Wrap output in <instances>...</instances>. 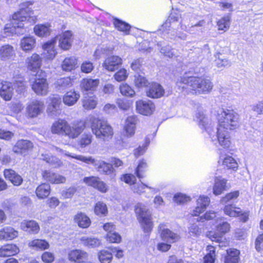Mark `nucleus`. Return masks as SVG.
<instances>
[{"label":"nucleus","instance_id":"obj_1","mask_svg":"<svg viewBox=\"0 0 263 263\" xmlns=\"http://www.w3.org/2000/svg\"><path fill=\"white\" fill-rule=\"evenodd\" d=\"M218 125L217 127L216 136L219 145L226 152L222 151L220 153L219 165L223 169L229 170L230 168V113L229 110L220 109L217 116Z\"/></svg>","mask_w":263,"mask_h":263},{"label":"nucleus","instance_id":"obj_2","mask_svg":"<svg viewBox=\"0 0 263 263\" xmlns=\"http://www.w3.org/2000/svg\"><path fill=\"white\" fill-rule=\"evenodd\" d=\"M31 3L29 2L22 4L20 10L12 15V25H6L3 34L4 37L13 34H23L26 31L23 28L24 24L23 22L26 21L34 22L35 18L32 16L33 12L29 7Z\"/></svg>","mask_w":263,"mask_h":263},{"label":"nucleus","instance_id":"obj_3","mask_svg":"<svg viewBox=\"0 0 263 263\" xmlns=\"http://www.w3.org/2000/svg\"><path fill=\"white\" fill-rule=\"evenodd\" d=\"M176 85L183 89L189 88L196 94L209 92L213 88L210 80L201 77L192 76L190 72H186L178 78Z\"/></svg>","mask_w":263,"mask_h":263},{"label":"nucleus","instance_id":"obj_4","mask_svg":"<svg viewBox=\"0 0 263 263\" xmlns=\"http://www.w3.org/2000/svg\"><path fill=\"white\" fill-rule=\"evenodd\" d=\"M88 121L91 124L92 133L96 138L107 141L112 138L113 128L107 121L93 116H89Z\"/></svg>","mask_w":263,"mask_h":263},{"label":"nucleus","instance_id":"obj_5","mask_svg":"<svg viewBox=\"0 0 263 263\" xmlns=\"http://www.w3.org/2000/svg\"><path fill=\"white\" fill-rule=\"evenodd\" d=\"M54 148L57 152L65 156L76 159L87 164H93L98 168V170L100 172H103L106 174H109L113 171V168L111 165L109 163H107L104 161H97L91 156L86 157L81 155H77L72 154L65 150H63L57 147H55Z\"/></svg>","mask_w":263,"mask_h":263},{"label":"nucleus","instance_id":"obj_6","mask_svg":"<svg viewBox=\"0 0 263 263\" xmlns=\"http://www.w3.org/2000/svg\"><path fill=\"white\" fill-rule=\"evenodd\" d=\"M135 212L145 233L151 232L153 227L152 214L148 207L142 203L135 205Z\"/></svg>","mask_w":263,"mask_h":263},{"label":"nucleus","instance_id":"obj_7","mask_svg":"<svg viewBox=\"0 0 263 263\" xmlns=\"http://www.w3.org/2000/svg\"><path fill=\"white\" fill-rule=\"evenodd\" d=\"M41 74H35V78L31 82V88L36 95L45 96L48 92V83L46 79L41 77Z\"/></svg>","mask_w":263,"mask_h":263},{"label":"nucleus","instance_id":"obj_8","mask_svg":"<svg viewBox=\"0 0 263 263\" xmlns=\"http://www.w3.org/2000/svg\"><path fill=\"white\" fill-rule=\"evenodd\" d=\"M25 64L28 70L35 73V74L38 75L43 73V70L41 69L42 58L39 54L34 53L28 56L26 59Z\"/></svg>","mask_w":263,"mask_h":263},{"label":"nucleus","instance_id":"obj_9","mask_svg":"<svg viewBox=\"0 0 263 263\" xmlns=\"http://www.w3.org/2000/svg\"><path fill=\"white\" fill-rule=\"evenodd\" d=\"M45 105L43 101L33 100L29 102L26 106V116L30 118H34L40 115L43 111Z\"/></svg>","mask_w":263,"mask_h":263},{"label":"nucleus","instance_id":"obj_10","mask_svg":"<svg viewBox=\"0 0 263 263\" xmlns=\"http://www.w3.org/2000/svg\"><path fill=\"white\" fill-rule=\"evenodd\" d=\"M217 230L219 233L209 231L207 233L206 236L213 241L220 242L222 239L221 235L229 231L230 226L229 223L224 221L223 219L217 220Z\"/></svg>","mask_w":263,"mask_h":263},{"label":"nucleus","instance_id":"obj_11","mask_svg":"<svg viewBox=\"0 0 263 263\" xmlns=\"http://www.w3.org/2000/svg\"><path fill=\"white\" fill-rule=\"evenodd\" d=\"M85 128V123L82 121L74 122L71 125L67 123L65 136L70 139H75L82 133Z\"/></svg>","mask_w":263,"mask_h":263},{"label":"nucleus","instance_id":"obj_12","mask_svg":"<svg viewBox=\"0 0 263 263\" xmlns=\"http://www.w3.org/2000/svg\"><path fill=\"white\" fill-rule=\"evenodd\" d=\"M136 105L137 112L144 116L152 115L155 110L154 103L150 100H138L136 102Z\"/></svg>","mask_w":263,"mask_h":263},{"label":"nucleus","instance_id":"obj_13","mask_svg":"<svg viewBox=\"0 0 263 263\" xmlns=\"http://www.w3.org/2000/svg\"><path fill=\"white\" fill-rule=\"evenodd\" d=\"M137 118L135 116L128 117L123 125L122 135L125 138H131L135 135Z\"/></svg>","mask_w":263,"mask_h":263},{"label":"nucleus","instance_id":"obj_14","mask_svg":"<svg viewBox=\"0 0 263 263\" xmlns=\"http://www.w3.org/2000/svg\"><path fill=\"white\" fill-rule=\"evenodd\" d=\"M48 103L47 113L51 117H55L57 115L61 104V98L58 96H50L47 99Z\"/></svg>","mask_w":263,"mask_h":263},{"label":"nucleus","instance_id":"obj_15","mask_svg":"<svg viewBox=\"0 0 263 263\" xmlns=\"http://www.w3.org/2000/svg\"><path fill=\"white\" fill-rule=\"evenodd\" d=\"M33 147L32 143L27 140H18L12 147L13 152L17 154L25 156Z\"/></svg>","mask_w":263,"mask_h":263},{"label":"nucleus","instance_id":"obj_16","mask_svg":"<svg viewBox=\"0 0 263 263\" xmlns=\"http://www.w3.org/2000/svg\"><path fill=\"white\" fill-rule=\"evenodd\" d=\"M83 182L88 186H92L102 193H106L108 190V187L106 184L97 177H84Z\"/></svg>","mask_w":263,"mask_h":263},{"label":"nucleus","instance_id":"obj_17","mask_svg":"<svg viewBox=\"0 0 263 263\" xmlns=\"http://www.w3.org/2000/svg\"><path fill=\"white\" fill-rule=\"evenodd\" d=\"M89 258V254L86 251L80 249L71 250L68 253V258L76 263H85Z\"/></svg>","mask_w":263,"mask_h":263},{"label":"nucleus","instance_id":"obj_18","mask_svg":"<svg viewBox=\"0 0 263 263\" xmlns=\"http://www.w3.org/2000/svg\"><path fill=\"white\" fill-rule=\"evenodd\" d=\"M146 96L151 98L157 99L162 97L164 94V89L157 83H149L146 91Z\"/></svg>","mask_w":263,"mask_h":263},{"label":"nucleus","instance_id":"obj_19","mask_svg":"<svg viewBox=\"0 0 263 263\" xmlns=\"http://www.w3.org/2000/svg\"><path fill=\"white\" fill-rule=\"evenodd\" d=\"M122 59L116 55L107 57L104 60L102 66L108 71H114L122 64Z\"/></svg>","mask_w":263,"mask_h":263},{"label":"nucleus","instance_id":"obj_20","mask_svg":"<svg viewBox=\"0 0 263 263\" xmlns=\"http://www.w3.org/2000/svg\"><path fill=\"white\" fill-rule=\"evenodd\" d=\"M16 57L15 50L9 44H5L0 47V59L3 61H12Z\"/></svg>","mask_w":263,"mask_h":263},{"label":"nucleus","instance_id":"obj_21","mask_svg":"<svg viewBox=\"0 0 263 263\" xmlns=\"http://www.w3.org/2000/svg\"><path fill=\"white\" fill-rule=\"evenodd\" d=\"M72 34L70 31H65L63 33L57 36L54 39L59 41V47L66 50L70 48L72 41Z\"/></svg>","mask_w":263,"mask_h":263},{"label":"nucleus","instance_id":"obj_22","mask_svg":"<svg viewBox=\"0 0 263 263\" xmlns=\"http://www.w3.org/2000/svg\"><path fill=\"white\" fill-rule=\"evenodd\" d=\"M163 224H160L159 228L160 231V237L162 240L168 243H174L180 239V236L177 233L173 232L168 229L162 228Z\"/></svg>","mask_w":263,"mask_h":263},{"label":"nucleus","instance_id":"obj_23","mask_svg":"<svg viewBox=\"0 0 263 263\" xmlns=\"http://www.w3.org/2000/svg\"><path fill=\"white\" fill-rule=\"evenodd\" d=\"M55 44L56 40L53 39L43 45V54L46 59L52 60L57 55V52L55 48Z\"/></svg>","mask_w":263,"mask_h":263},{"label":"nucleus","instance_id":"obj_24","mask_svg":"<svg viewBox=\"0 0 263 263\" xmlns=\"http://www.w3.org/2000/svg\"><path fill=\"white\" fill-rule=\"evenodd\" d=\"M4 177L9 180L14 186L21 185L23 181V179L21 175L12 169H5L3 172Z\"/></svg>","mask_w":263,"mask_h":263},{"label":"nucleus","instance_id":"obj_25","mask_svg":"<svg viewBox=\"0 0 263 263\" xmlns=\"http://www.w3.org/2000/svg\"><path fill=\"white\" fill-rule=\"evenodd\" d=\"M42 175L44 179L52 183H63L66 181V178L64 176L49 171H43Z\"/></svg>","mask_w":263,"mask_h":263},{"label":"nucleus","instance_id":"obj_26","mask_svg":"<svg viewBox=\"0 0 263 263\" xmlns=\"http://www.w3.org/2000/svg\"><path fill=\"white\" fill-rule=\"evenodd\" d=\"M179 15H175L172 13L166 22L162 25L160 30L168 33L169 32H167V31H171V29L168 28H171L174 31L176 29L175 27L178 24H181L179 21Z\"/></svg>","mask_w":263,"mask_h":263},{"label":"nucleus","instance_id":"obj_27","mask_svg":"<svg viewBox=\"0 0 263 263\" xmlns=\"http://www.w3.org/2000/svg\"><path fill=\"white\" fill-rule=\"evenodd\" d=\"M100 83L98 79L91 78L83 79L80 83V87L83 91H94L96 90Z\"/></svg>","mask_w":263,"mask_h":263},{"label":"nucleus","instance_id":"obj_28","mask_svg":"<svg viewBox=\"0 0 263 263\" xmlns=\"http://www.w3.org/2000/svg\"><path fill=\"white\" fill-rule=\"evenodd\" d=\"M20 252L19 248L14 243H8L0 247V257H6L14 256Z\"/></svg>","mask_w":263,"mask_h":263},{"label":"nucleus","instance_id":"obj_29","mask_svg":"<svg viewBox=\"0 0 263 263\" xmlns=\"http://www.w3.org/2000/svg\"><path fill=\"white\" fill-rule=\"evenodd\" d=\"M210 198L205 196H200L197 201V206L193 211L192 216H198L204 212L210 203Z\"/></svg>","mask_w":263,"mask_h":263},{"label":"nucleus","instance_id":"obj_30","mask_svg":"<svg viewBox=\"0 0 263 263\" xmlns=\"http://www.w3.org/2000/svg\"><path fill=\"white\" fill-rule=\"evenodd\" d=\"M68 122L62 119L55 121L51 126V132L53 134L65 135Z\"/></svg>","mask_w":263,"mask_h":263},{"label":"nucleus","instance_id":"obj_31","mask_svg":"<svg viewBox=\"0 0 263 263\" xmlns=\"http://www.w3.org/2000/svg\"><path fill=\"white\" fill-rule=\"evenodd\" d=\"M14 88L12 82L5 81L2 83L0 96L5 101H9L13 95Z\"/></svg>","mask_w":263,"mask_h":263},{"label":"nucleus","instance_id":"obj_32","mask_svg":"<svg viewBox=\"0 0 263 263\" xmlns=\"http://www.w3.org/2000/svg\"><path fill=\"white\" fill-rule=\"evenodd\" d=\"M18 232L11 227H5L0 229L1 240H11L16 238Z\"/></svg>","mask_w":263,"mask_h":263},{"label":"nucleus","instance_id":"obj_33","mask_svg":"<svg viewBox=\"0 0 263 263\" xmlns=\"http://www.w3.org/2000/svg\"><path fill=\"white\" fill-rule=\"evenodd\" d=\"M80 97V95L79 92L71 90L67 92L64 95L63 98V101L67 106H72L77 103Z\"/></svg>","mask_w":263,"mask_h":263},{"label":"nucleus","instance_id":"obj_34","mask_svg":"<svg viewBox=\"0 0 263 263\" xmlns=\"http://www.w3.org/2000/svg\"><path fill=\"white\" fill-rule=\"evenodd\" d=\"M21 227L24 231L35 234L38 233L40 229L39 224L34 220L23 221L21 223Z\"/></svg>","mask_w":263,"mask_h":263},{"label":"nucleus","instance_id":"obj_35","mask_svg":"<svg viewBox=\"0 0 263 263\" xmlns=\"http://www.w3.org/2000/svg\"><path fill=\"white\" fill-rule=\"evenodd\" d=\"M226 184V179L220 177H216L213 187V194L216 196L221 194L227 189Z\"/></svg>","mask_w":263,"mask_h":263},{"label":"nucleus","instance_id":"obj_36","mask_svg":"<svg viewBox=\"0 0 263 263\" xmlns=\"http://www.w3.org/2000/svg\"><path fill=\"white\" fill-rule=\"evenodd\" d=\"M36 41L34 37L28 36L24 37L20 42L21 48L25 52L32 50L35 47Z\"/></svg>","mask_w":263,"mask_h":263},{"label":"nucleus","instance_id":"obj_37","mask_svg":"<svg viewBox=\"0 0 263 263\" xmlns=\"http://www.w3.org/2000/svg\"><path fill=\"white\" fill-rule=\"evenodd\" d=\"M78 59L74 56L66 57L62 62L61 67L66 71H70L77 67Z\"/></svg>","mask_w":263,"mask_h":263},{"label":"nucleus","instance_id":"obj_38","mask_svg":"<svg viewBox=\"0 0 263 263\" xmlns=\"http://www.w3.org/2000/svg\"><path fill=\"white\" fill-rule=\"evenodd\" d=\"M28 246L36 250H45L49 249V244L45 239H35L29 241Z\"/></svg>","mask_w":263,"mask_h":263},{"label":"nucleus","instance_id":"obj_39","mask_svg":"<svg viewBox=\"0 0 263 263\" xmlns=\"http://www.w3.org/2000/svg\"><path fill=\"white\" fill-rule=\"evenodd\" d=\"M74 221L80 227L82 228L88 227L91 222L89 218L86 214L81 212L74 216Z\"/></svg>","mask_w":263,"mask_h":263},{"label":"nucleus","instance_id":"obj_40","mask_svg":"<svg viewBox=\"0 0 263 263\" xmlns=\"http://www.w3.org/2000/svg\"><path fill=\"white\" fill-rule=\"evenodd\" d=\"M34 32L40 37L49 35L51 32L50 26L48 24L36 25L34 27Z\"/></svg>","mask_w":263,"mask_h":263},{"label":"nucleus","instance_id":"obj_41","mask_svg":"<svg viewBox=\"0 0 263 263\" xmlns=\"http://www.w3.org/2000/svg\"><path fill=\"white\" fill-rule=\"evenodd\" d=\"M50 193V186L49 184L44 183L39 185L35 190V193L39 199H44L48 197Z\"/></svg>","mask_w":263,"mask_h":263},{"label":"nucleus","instance_id":"obj_42","mask_svg":"<svg viewBox=\"0 0 263 263\" xmlns=\"http://www.w3.org/2000/svg\"><path fill=\"white\" fill-rule=\"evenodd\" d=\"M131 189L134 193H136L139 194L145 192V189L150 190L153 194H155L159 191V190L149 186L145 184H143L141 182L139 183H135L134 185L132 186Z\"/></svg>","mask_w":263,"mask_h":263},{"label":"nucleus","instance_id":"obj_43","mask_svg":"<svg viewBox=\"0 0 263 263\" xmlns=\"http://www.w3.org/2000/svg\"><path fill=\"white\" fill-rule=\"evenodd\" d=\"M80 240L85 247L88 248H95L100 245V240L95 237H88L86 236L82 237Z\"/></svg>","mask_w":263,"mask_h":263},{"label":"nucleus","instance_id":"obj_44","mask_svg":"<svg viewBox=\"0 0 263 263\" xmlns=\"http://www.w3.org/2000/svg\"><path fill=\"white\" fill-rule=\"evenodd\" d=\"M40 159L45 161L47 163L55 168L60 167L63 164L62 162L59 158L53 156H49L46 154H42Z\"/></svg>","mask_w":263,"mask_h":263},{"label":"nucleus","instance_id":"obj_45","mask_svg":"<svg viewBox=\"0 0 263 263\" xmlns=\"http://www.w3.org/2000/svg\"><path fill=\"white\" fill-rule=\"evenodd\" d=\"M97 104L96 97L91 96L85 97L83 100V106L86 109L90 110L94 109Z\"/></svg>","mask_w":263,"mask_h":263},{"label":"nucleus","instance_id":"obj_46","mask_svg":"<svg viewBox=\"0 0 263 263\" xmlns=\"http://www.w3.org/2000/svg\"><path fill=\"white\" fill-rule=\"evenodd\" d=\"M231 217H238L242 222H246L249 218L248 212L242 213L240 208L233 207L231 204Z\"/></svg>","mask_w":263,"mask_h":263},{"label":"nucleus","instance_id":"obj_47","mask_svg":"<svg viewBox=\"0 0 263 263\" xmlns=\"http://www.w3.org/2000/svg\"><path fill=\"white\" fill-rule=\"evenodd\" d=\"M72 85V80L70 77L60 78L56 82V86L59 90H64Z\"/></svg>","mask_w":263,"mask_h":263},{"label":"nucleus","instance_id":"obj_48","mask_svg":"<svg viewBox=\"0 0 263 263\" xmlns=\"http://www.w3.org/2000/svg\"><path fill=\"white\" fill-rule=\"evenodd\" d=\"M114 25L119 31L124 32L125 34L129 33L130 26L129 24L117 18L114 20Z\"/></svg>","mask_w":263,"mask_h":263},{"label":"nucleus","instance_id":"obj_49","mask_svg":"<svg viewBox=\"0 0 263 263\" xmlns=\"http://www.w3.org/2000/svg\"><path fill=\"white\" fill-rule=\"evenodd\" d=\"M119 89L123 96L128 97H133L135 95V91L133 88L126 83H122L120 85Z\"/></svg>","mask_w":263,"mask_h":263},{"label":"nucleus","instance_id":"obj_50","mask_svg":"<svg viewBox=\"0 0 263 263\" xmlns=\"http://www.w3.org/2000/svg\"><path fill=\"white\" fill-rule=\"evenodd\" d=\"M94 211L96 215L98 216H106L108 213V209L106 204L101 201L96 203Z\"/></svg>","mask_w":263,"mask_h":263},{"label":"nucleus","instance_id":"obj_51","mask_svg":"<svg viewBox=\"0 0 263 263\" xmlns=\"http://www.w3.org/2000/svg\"><path fill=\"white\" fill-rule=\"evenodd\" d=\"M92 139V136L89 134H83L78 141V145L83 148L89 145Z\"/></svg>","mask_w":263,"mask_h":263},{"label":"nucleus","instance_id":"obj_52","mask_svg":"<svg viewBox=\"0 0 263 263\" xmlns=\"http://www.w3.org/2000/svg\"><path fill=\"white\" fill-rule=\"evenodd\" d=\"M207 254L204 257V263H214L215 260V249L212 246L207 247Z\"/></svg>","mask_w":263,"mask_h":263},{"label":"nucleus","instance_id":"obj_53","mask_svg":"<svg viewBox=\"0 0 263 263\" xmlns=\"http://www.w3.org/2000/svg\"><path fill=\"white\" fill-rule=\"evenodd\" d=\"M134 84L138 88H142L148 86V83L145 77L140 74H136L134 77Z\"/></svg>","mask_w":263,"mask_h":263},{"label":"nucleus","instance_id":"obj_54","mask_svg":"<svg viewBox=\"0 0 263 263\" xmlns=\"http://www.w3.org/2000/svg\"><path fill=\"white\" fill-rule=\"evenodd\" d=\"M98 258L101 263H110L112 259V255L108 251L104 250L98 253Z\"/></svg>","mask_w":263,"mask_h":263},{"label":"nucleus","instance_id":"obj_55","mask_svg":"<svg viewBox=\"0 0 263 263\" xmlns=\"http://www.w3.org/2000/svg\"><path fill=\"white\" fill-rule=\"evenodd\" d=\"M147 167V165L145 161L142 160L140 161L135 172L137 176L139 179L144 177V173L146 171Z\"/></svg>","mask_w":263,"mask_h":263},{"label":"nucleus","instance_id":"obj_56","mask_svg":"<svg viewBox=\"0 0 263 263\" xmlns=\"http://www.w3.org/2000/svg\"><path fill=\"white\" fill-rule=\"evenodd\" d=\"M128 76L127 70L125 68H121L114 75V78L117 81L120 82L126 80Z\"/></svg>","mask_w":263,"mask_h":263},{"label":"nucleus","instance_id":"obj_57","mask_svg":"<svg viewBox=\"0 0 263 263\" xmlns=\"http://www.w3.org/2000/svg\"><path fill=\"white\" fill-rule=\"evenodd\" d=\"M194 120L198 123L199 126H202V128H206L205 123L208 119L205 117L202 111L197 112L195 116Z\"/></svg>","mask_w":263,"mask_h":263},{"label":"nucleus","instance_id":"obj_58","mask_svg":"<svg viewBox=\"0 0 263 263\" xmlns=\"http://www.w3.org/2000/svg\"><path fill=\"white\" fill-rule=\"evenodd\" d=\"M106 240L111 243H120L121 241V236L117 232L107 233L106 236Z\"/></svg>","mask_w":263,"mask_h":263},{"label":"nucleus","instance_id":"obj_59","mask_svg":"<svg viewBox=\"0 0 263 263\" xmlns=\"http://www.w3.org/2000/svg\"><path fill=\"white\" fill-rule=\"evenodd\" d=\"M149 143V140L146 139L142 145L139 146L137 148L134 150L135 156L136 157H138L140 155H143L145 152Z\"/></svg>","mask_w":263,"mask_h":263},{"label":"nucleus","instance_id":"obj_60","mask_svg":"<svg viewBox=\"0 0 263 263\" xmlns=\"http://www.w3.org/2000/svg\"><path fill=\"white\" fill-rule=\"evenodd\" d=\"M191 198L184 194L178 193L174 195V200L178 204H182L190 201Z\"/></svg>","mask_w":263,"mask_h":263},{"label":"nucleus","instance_id":"obj_61","mask_svg":"<svg viewBox=\"0 0 263 263\" xmlns=\"http://www.w3.org/2000/svg\"><path fill=\"white\" fill-rule=\"evenodd\" d=\"M117 103L119 107L123 110H128L132 105V102L124 99H120L117 100Z\"/></svg>","mask_w":263,"mask_h":263},{"label":"nucleus","instance_id":"obj_62","mask_svg":"<svg viewBox=\"0 0 263 263\" xmlns=\"http://www.w3.org/2000/svg\"><path fill=\"white\" fill-rule=\"evenodd\" d=\"M240 118L239 114L233 110L231 111V129L239 126Z\"/></svg>","mask_w":263,"mask_h":263},{"label":"nucleus","instance_id":"obj_63","mask_svg":"<svg viewBox=\"0 0 263 263\" xmlns=\"http://www.w3.org/2000/svg\"><path fill=\"white\" fill-rule=\"evenodd\" d=\"M94 66L92 63L88 61H84L81 65V70L82 72L85 73H89L91 72Z\"/></svg>","mask_w":263,"mask_h":263},{"label":"nucleus","instance_id":"obj_64","mask_svg":"<svg viewBox=\"0 0 263 263\" xmlns=\"http://www.w3.org/2000/svg\"><path fill=\"white\" fill-rule=\"evenodd\" d=\"M230 194H227L225 197H223L221 200V203L225 205L224 211L225 213L228 215H230Z\"/></svg>","mask_w":263,"mask_h":263}]
</instances>
